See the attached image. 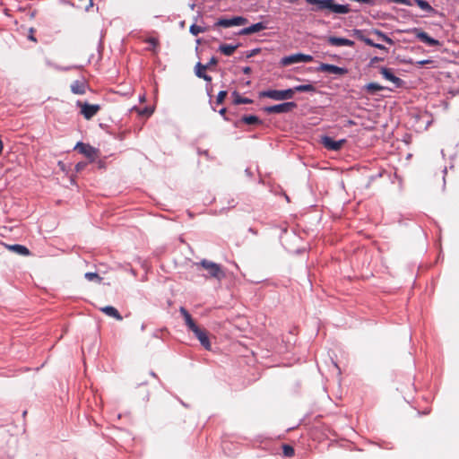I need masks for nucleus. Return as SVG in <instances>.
Masks as SVG:
<instances>
[{"instance_id": "a878e982", "label": "nucleus", "mask_w": 459, "mask_h": 459, "mask_svg": "<svg viewBox=\"0 0 459 459\" xmlns=\"http://www.w3.org/2000/svg\"><path fill=\"white\" fill-rule=\"evenodd\" d=\"M282 91H283L284 100H286L292 99L294 96V93L297 92V90H295V87H293V88L282 90Z\"/></svg>"}, {"instance_id": "79ce46f5", "label": "nucleus", "mask_w": 459, "mask_h": 459, "mask_svg": "<svg viewBox=\"0 0 459 459\" xmlns=\"http://www.w3.org/2000/svg\"><path fill=\"white\" fill-rule=\"evenodd\" d=\"M78 66H72V68H77ZM57 69H60V70H68V69H71V67H65V68H61V67H57Z\"/></svg>"}, {"instance_id": "1a4fd4ad", "label": "nucleus", "mask_w": 459, "mask_h": 459, "mask_svg": "<svg viewBox=\"0 0 459 459\" xmlns=\"http://www.w3.org/2000/svg\"><path fill=\"white\" fill-rule=\"evenodd\" d=\"M317 71L333 74H336V75H343L347 73V69H345L343 67H339L334 65L324 64V63L321 64L317 67Z\"/></svg>"}, {"instance_id": "cd10ccee", "label": "nucleus", "mask_w": 459, "mask_h": 459, "mask_svg": "<svg viewBox=\"0 0 459 459\" xmlns=\"http://www.w3.org/2000/svg\"><path fill=\"white\" fill-rule=\"evenodd\" d=\"M282 452L285 456L290 457L294 455V449L289 445L282 446Z\"/></svg>"}, {"instance_id": "473e14b6", "label": "nucleus", "mask_w": 459, "mask_h": 459, "mask_svg": "<svg viewBox=\"0 0 459 459\" xmlns=\"http://www.w3.org/2000/svg\"><path fill=\"white\" fill-rule=\"evenodd\" d=\"M388 2L396 3V4H404V5H407V6H411L412 5V1L411 0H388Z\"/></svg>"}, {"instance_id": "c85d7f7f", "label": "nucleus", "mask_w": 459, "mask_h": 459, "mask_svg": "<svg viewBox=\"0 0 459 459\" xmlns=\"http://www.w3.org/2000/svg\"><path fill=\"white\" fill-rule=\"evenodd\" d=\"M234 101L236 104H250V103H252V100L247 99V98H243L239 95L236 96Z\"/></svg>"}, {"instance_id": "a211bd4d", "label": "nucleus", "mask_w": 459, "mask_h": 459, "mask_svg": "<svg viewBox=\"0 0 459 459\" xmlns=\"http://www.w3.org/2000/svg\"><path fill=\"white\" fill-rule=\"evenodd\" d=\"M415 3L417 5L426 13H434V8L425 0H412V4Z\"/></svg>"}, {"instance_id": "b1692460", "label": "nucleus", "mask_w": 459, "mask_h": 459, "mask_svg": "<svg viewBox=\"0 0 459 459\" xmlns=\"http://www.w3.org/2000/svg\"><path fill=\"white\" fill-rule=\"evenodd\" d=\"M208 68V65H204L200 62L195 65V74L198 78H202V76L205 74V70Z\"/></svg>"}, {"instance_id": "e433bc0d", "label": "nucleus", "mask_w": 459, "mask_h": 459, "mask_svg": "<svg viewBox=\"0 0 459 459\" xmlns=\"http://www.w3.org/2000/svg\"><path fill=\"white\" fill-rule=\"evenodd\" d=\"M242 72L245 74H249L251 73V68L249 66H245V67L242 68Z\"/></svg>"}, {"instance_id": "37998d69", "label": "nucleus", "mask_w": 459, "mask_h": 459, "mask_svg": "<svg viewBox=\"0 0 459 459\" xmlns=\"http://www.w3.org/2000/svg\"><path fill=\"white\" fill-rule=\"evenodd\" d=\"M3 142L2 140L0 139V154L2 153V151H3Z\"/></svg>"}, {"instance_id": "9d476101", "label": "nucleus", "mask_w": 459, "mask_h": 459, "mask_svg": "<svg viewBox=\"0 0 459 459\" xmlns=\"http://www.w3.org/2000/svg\"><path fill=\"white\" fill-rule=\"evenodd\" d=\"M79 105L81 106V113L86 119L92 118L100 108V105L97 104L79 103Z\"/></svg>"}, {"instance_id": "f3484780", "label": "nucleus", "mask_w": 459, "mask_h": 459, "mask_svg": "<svg viewBox=\"0 0 459 459\" xmlns=\"http://www.w3.org/2000/svg\"><path fill=\"white\" fill-rule=\"evenodd\" d=\"M86 90V84L82 81H74L71 85V91L74 94H84Z\"/></svg>"}, {"instance_id": "2eb2a0df", "label": "nucleus", "mask_w": 459, "mask_h": 459, "mask_svg": "<svg viewBox=\"0 0 459 459\" xmlns=\"http://www.w3.org/2000/svg\"><path fill=\"white\" fill-rule=\"evenodd\" d=\"M260 97H266L273 100H284L282 90H267L259 93Z\"/></svg>"}, {"instance_id": "ea45409f", "label": "nucleus", "mask_w": 459, "mask_h": 459, "mask_svg": "<svg viewBox=\"0 0 459 459\" xmlns=\"http://www.w3.org/2000/svg\"><path fill=\"white\" fill-rule=\"evenodd\" d=\"M219 113H220V115H221V116H223V117H224V116H225V114H226V108H223L220 109Z\"/></svg>"}, {"instance_id": "4468645a", "label": "nucleus", "mask_w": 459, "mask_h": 459, "mask_svg": "<svg viewBox=\"0 0 459 459\" xmlns=\"http://www.w3.org/2000/svg\"><path fill=\"white\" fill-rule=\"evenodd\" d=\"M267 29V26L265 23L264 22H257V23H255V24H252L248 27H246L244 29H242L240 31H239V35H250V34H253V33H256V32H259L261 30H264Z\"/></svg>"}, {"instance_id": "bb28decb", "label": "nucleus", "mask_w": 459, "mask_h": 459, "mask_svg": "<svg viewBox=\"0 0 459 459\" xmlns=\"http://www.w3.org/2000/svg\"><path fill=\"white\" fill-rule=\"evenodd\" d=\"M189 30L194 36H197L198 34L204 32V29L196 24L191 25Z\"/></svg>"}, {"instance_id": "c756f323", "label": "nucleus", "mask_w": 459, "mask_h": 459, "mask_svg": "<svg viewBox=\"0 0 459 459\" xmlns=\"http://www.w3.org/2000/svg\"><path fill=\"white\" fill-rule=\"evenodd\" d=\"M84 277L88 281H95V280L99 281H101V278L96 273H86Z\"/></svg>"}, {"instance_id": "7c9ffc66", "label": "nucleus", "mask_w": 459, "mask_h": 459, "mask_svg": "<svg viewBox=\"0 0 459 459\" xmlns=\"http://www.w3.org/2000/svg\"><path fill=\"white\" fill-rule=\"evenodd\" d=\"M227 96V91H221L218 95H217V99H216V102L218 104H221L224 101L225 98Z\"/></svg>"}, {"instance_id": "c9c22d12", "label": "nucleus", "mask_w": 459, "mask_h": 459, "mask_svg": "<svg viewBox=\"0 0 459 459\" xmlns=\"http://www.w3.org/2000/svg\"><path fill=\"white\" fill-rule=\"evenodd\" d=\"M216 64H217V59L214 56H212L206 65H208V67H210L211 65H214Z\"/></svg>"}, {"instance_id": "2f4dec72", "label": "nucleus", "mask_w": 459, "mask_h": 459, "mask_svg": "<svg viewBox=\"0 0 459 459\" xmlns=\"http://www.w3.org/2000/svg\"><path fill=\"white\" fill-rule=\"evenodd\" d=\"M146 42L150 45L151 49H154L158 46V39L155 38L147 39Z\"/></svg>"}, {"instance_id": "412c9836", "label": "nucleus", "mask_w": 459, "mask_h": 459, "mask_svg": "<svg viewBox=\"0 0 459 459\" xmlns=\"http://www.w3.org/2000/svg\"><path fill=\"white\" fill-rule=\"evenodd\" d=\"M372 33L377 37V39H381V40L388 43L389 45H393L394 44L393 39L391 38H389L386 34L382 32L381 30H374L372 31Z\"/></svg>"}, {"instance_id": "aec40b11", "label": "nucleus", "mask_w": 459, "mask_h": 459, "mask_svg": "<svg viewBox=\"0 0 459 459\" xmlns=\"http://www.w3.org/2000/svg\"><path fill=\"white\" fill-rule=\"evenodd\" d=\"M9 249L14 251L15 253L21 255H28L30 254L29 249L22 245H12L9 246Z\"/></svg>"}, {"instance_id": "9b49d317", "label": "nucleus", "mask_w": 459, "mask_h": 459, "mask_svg": "<svg viewBox=\"0 0 459 459\" xmlns=\"http://www.w3.org/2000/svg\"><path fill=\"white\" fill-rule=\"evenodd\" d=\"M344 143H345V140H343V139L342 140H339V141H334L333 138H331L329 136H324L322 138L323 145L326 149L331 150V151H338V150H340Z\"/></svg>"}, {"instance_id": "a19ab883", "label": "nucleus", "mask_w": 459, "mask_h": 459, "mask_svg": "<svg viewBox=\"0 0 459 459\" xmlns=\"http://www.w3.org/2000/svg\"><path fill=\"white\" fill-rule=\"evenodd\" d=\"M83 166H84V164H82V163H78V164L76 165V169H77V170H80L81 169H82V168H83Z\"/></svg>"}, {"instance_id": "6e6552de", "label": "nucleus", "mask_w": 459, "mask_h": 459, "mask_svg": "<svg viewBox=\"0 0 459 459\" xmlns=\"http://www.w3.org/2000/svg\"><path fill=\"white\" fill-rule=\"evenodd\" d=\"M74 149L77 150L80 153L83 154L85 157L91 159V160L95 159L97 154V151L95 148H93L90 144L83 143L82 142L77 143Z\"/></svg>"}, {"instance_id": "393cba45", "label": "nucleus", "mask_w": 459, "mask_h": 459, "mask_svg": "<svg viewBox=\"0 0 459 459\" xmlns=\"http://www.w3.org/2000/svg\"><path fill=\"white\" fill-rule=\"evenodd\" d=\"M242 121L247 125H255L260 123L259 118L256 116L249 115L242 117Z\"/></svg>"}, {"instance_id": "39448f33", "label": "nucleus", "mask_w": 459, "mask_h": 459, "mask_svg": "<svg viewBox=\"0 0 459 459\" xmlns=\"http://www.w3.org/2000/svg\"><path fill=\"white\" fill-rule=\"evenodd\" d=\"M296 107L297 104L290 101L265 107L264 111L267 114H283L292 111Z\"/></svg>"}, {"instance_id": "7ed1b4c3", "label": "nucleus", "mask_w": 459, "mask_h": 459, "mask_svg": "<svg viewBox=\"0 0 459 459\" xmlns=\"http://www.w3.org/2000/svg\"><path fill=\"white\" fill-rule=\"evenodd\" d=\"M196 266L203 267L205 271H207V277L216 279L217 281H221L225 278L226 274L221 265L216 264L212 261H209L207 259H203L199 263L196 264Z\"/></svg>"}, {"instance_id": "423d86ee", "label": "nucleus", "mask_w": 459, "mask_h": 459, "mask_svg": "<svg viewBox=\"0 0 459 459\" xmlns=\"http://www.w3.org/2000/svg\"><path fill=\"white\" fill-rule=\"evenodd\" d=\"M412 33L420 41L425 43L428 46L433 47L439 45V41L437 39L431 38L427 32L421 30L420 29L414 28L412 30Z\"/></svg>"}, {"instance_id": "4be33fe9", "label": "nucleus", "mask_w": 459, "mask_h": 459, "mask_svg": "<svg viewBox=\"0 0 459 459\" xmlns=\"http://www.w3.org/2000/svg\"><path fill=\"white\" fill-rule=\"evenodd\" d=\"M385 88L377 83V82H369L368 83L367 85H365V90L369 92V93H376L377 91H380L382 90H384Z\"/></svg>"}, {"instance_id": "20e7f679", "label": "nucleus", "mask_w": 459, "mask_h": 459, "mask_svg": "<svg viewBox=\"0 0 459 459\" xmlns=\"http://www.w3.org/2000/svg\"><path fill=\"white\" fill-rule=\"evenodd\" d=\"M313 61L311 55H306L302 53H296L293 55L283 56L281 59V65L283 66L290 65L297 63H308Z\"/></svg>"}, {"instance_id": "dca6fc26", "label": "nucleus", "mask_w": 459, "mask_h": 459, "mask_svg": "<svg viewBox=\"0 0 459 459\" xmlns=\"http://www.w3.org/2000/svg\"><path fill=\"white\" fill-rule=\"evenodd\" d=\"M100 310L107 316L113 317L118 321L123 319L118 310L112 306H106L100 308Z\"/></svg>"}, {"instance_id": "5701e85b", "label": "nucleus", "mask_w": 459, "mask_h": 459, "mask_svg": "<svg viewBox=\"0 0 459 459\" xmlns=\"http://www.w3.org/2000/svg\"><path fill=\"white\" fill-rule=\"evenodd\" d=\"M295 90H297V92H315L316 88L311 83L307 84H300L295 86Z\"/></svg>"}, {"instance_id": "f8f14e48", "label": "nucleus", "mask_w": 459, "mask_h": 459, "mask_svg": "<svg viewBox=\"0 0 459 459\" xmlns=\"http://www.w3.org/2000/svg\"><path fill=\"white\" fill-rule=\"evenodd\" d=\"M380 73L385 80L393 82L395 87H400L402 85L403 81L399 77L395 76L391 69L382 67L380 69Z\"/></svg>"}, {"instance_id": "f03ea898", "label": "nucleus", "mask_w": 459, "mask_h": 459, "mask_svg": "<svg viewBox=\"0 0 459 459\" xmlns=\"http://www.w3.org/2000/svg\"><path fill=\"white\" fill-rule=\"evenodd\" d=\"M307 4L316 5V11L329 10L331 13L346 14L350 12L348 4H336L334 0H305Z\"/></svg>"}, {"instance_id": "58836bf2", "label": "nucleus", "mask_w": 459, "mask_h": 459, "mask_svg": "<svg viewBox=\"0 0 459 459\" xmlns=\"http://www.w3.org/2000/svg\"><path fill=\"white\" fill-rule=\"evenodd\" d=\"M202 78H203L204 81L208 82H212V77H211L210 75L206 74H204L202 76Z\"/></svg>"}, {"instance_id": "ddd939ff", "label": "nucleus", "mask_w": 459, "mask_h": 459, "mask_svg": "<svg viewBox=\"0 0 459 459\" xmlns=\"http://www.w3.org/2000/svg\"><path fill=\"white\" fill-rule=\"evenodd\" d=\"M327 41L330 45L335 46V47H353L354 41L345 39V38H339L331 36L327 39Z\"/></svg>"}, {"instance_id": "72a5a7b5", "label": "nucleus", "mask_w": 459, "mask_h": 459, "mask_svg": "<svg viewBox=\"0 0 459 459\" xmlns=\"http://www.w3.org/2000/svg\"><path fill=\"white\" fill-rule=\"evenodd\" d=\"M360 39L365 42V44L370 46V47H374L375 45V42L369 39V38H367V37H360Z\"/></svg>"}, {"instance_id": "6ab92c4d", "label": "nucleus", "mask_w": 459, "mask_h": 459, "mask_svg": "<svg viewBox=\"0 0 459 459\" xmlns=\"http://www.w3.org/2000/svg\"><path fill=\"white\" fill-rule=\"evenodd\" d=\"M237 48H238V45L222 44L220 46L219 49L222 54L230 56L234 53V51L237 49Z\"/></svg>"}, {"instance_id": "f704fd0d", "label": "nucleus", "mask_w": 459, "mask_h": 459, "mask_svg": "<svg viewBox=\"0 0 459 459\" xmlns=\"http://www.w3.org/2000/svg\"><path fill=\"white\" fill-rule=\"evenodd\" d=\"M431 62H432L431 60L424 59V60L418 61L417 64L419 65L422 66V65H425L429 64Z\"/></svg>"}, {"instance_id": "0eeeda50", "label": "nucleus", "mask_w": 459, "mask_h": 459, "mask_svg": "<svg viewBox=\"0 0 459 459\" xmlns=\"http://www.w3.org/2000/svg\"><path fill=\"white\" fill-rule=\"evenodd\" d=\"M247 20L242 16H236L231 19H220L217 22V26H221L223 28H230L232 26H240L246 24Z\"/></svg>"}, {"instance_id": "4c0bfd02", "label": "nucleus", "mask_w": 459, "mask_h": 459, "mask_svg": "<svg viewBox=\"0 0 459 459\" xmlns=\"http://www.w3.org/2000/svg\"><path fill=\"white\" fill-rule=\"evenodd\" d=\"M374 48H377L381 49V50H385V47L384 45H382V44H379V43H375Z\"/></svg>"}, {"instance_id": "f257e3e1", "label": "nucleus", "mask_w": 459, "mask_h": 459, "mask_svg": "<svg viewBox=\"0 0 459 459\" xmlns=\"http://www.w3.org/2000/svg\"><path fill=\"white\" fill-rule=\"evenodd\" d=\"M179 312L182 315L186 326L188 327V329L190 331H192L195 333V337L199 340L201 345L205 350L210 351L212 346H211V342H210L207 332L205 330L199 328L196 325V324L194 322L191 315L188 313V311L185 307H181L179 308Z\"/></svg>"}]
</instances>
